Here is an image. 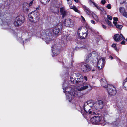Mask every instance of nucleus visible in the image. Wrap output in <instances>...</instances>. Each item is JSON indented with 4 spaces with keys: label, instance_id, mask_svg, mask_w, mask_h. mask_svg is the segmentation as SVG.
<instances>
[{
    "label": "nucleus",
    "instance_id": "nucleus-1",
    "mask_svg": "<svg viewBox=\"0 0 127 127\" xmlns=\"http://www.w3.org/2000/svg\"><path fill=\"white\" fill-rule=\"evenodd\" d=\"M66 85H67V84L66 83H64L63 86V89L64 92L66 95V98L68 100L69 102L71 101L74 96H78L80 97L82 95V94L78 91H80L86 90L89 87L90 88V90L92 89V86L86 82L83 83L82 84V86L78 88L76 91H74L70 87H65Z\"/></svg>",
    "mask_w": 127,
    "mask_h": 127
},
{
    "label": "nucleus",
    "instance_id": "nucleus-2",
    "mask_svg": "<svg viewBox=\"0 0 127 127\" xmlns=\"http://www.w3.org/2000/svg\"><path fill=\"white\" fill-rule=\"evenodd\" d=\"M103 106V102L101 100L94 102L91 100L84 103V108L86 113L91 115L95 114V112L100 111Z\"/></svg>",
    "mask_w": 127,
    "mask_h": 127
},
{
    "label": "nucleus",
    "instance_id": "nucleus-3",
    "mask_svg": "<svg viewBox=\"0 0 127 127\" xmlns=\"http://www.w3.org/2000/svg\"><path fill=\"white\" fill-rule=\"evenodd\" d=\"M94 115H95V116L93 117L91 120V121L92 124L98 125L101 124L102 125H104L105 122L101 117L97 115L96 113Z\"/></svg>",
    "mask_w": 127,
    "mask_h": 127
},
{
    "label": "nucleus",
    "instance_id": "nucleus-4",
    "mask_svg": "<svg viewBox=\"0 0 127 127\" xmlns=\"http://www.w3.org/2000/svg\"><path fill=\"white\" fill-rule=\"evenodd\" d=\"M94 58L95 60H93V63L94 65L96 64L99 69H101L104 67L105 63L104 58H102L98 60L96 57Z\"/></svg>",
    "mask_w": 127,
    "mask_h": 127
},
{
    "label": "nucleus",
    "instance_id": "nucleus-5",
    "mask_svg": "<svg viewBox=\"0 0 127 127\" xmlns=\"http://www.w3.org/2000/svg\"><path fill=\"white\" fill-rule=\"evenodd\" d=\"M52 36L49 31H44L41 34L40 38L44 40L47 43H49L52 40Z\"/></svg>",
    "mask_w": 127,
    "mask_h": 127
},
{
    "label": "nucleus",
    "instance_id": "nucleus-6",
    "mask_svg": "<svg viewBox=\"0 0 127 127\" xmlns=\"http://www.w3.org/2000/svg\"><path fill=\"white\" fill-rule=\"evenodd\" d=\"M70 79V81L73 84H75V82L78 84L79 83L83 80L82 75L78 73L73 74L71 76Z\"/></svg>",
    "mask_w": 127,
    "mask_h": 127
},
{
    "label": "nucleus",
    "instance_id": "nucleus-7",
    "mask_svg": "<svg viewBox=\"0 0 127 127\" xmlns=\"http://www.w3.org/2000/svg\"><path fill=\"white\" fill-rule=\"evenodd\" d=\"M39 14L36 12L32 11L28 15V18L30 21L34 23L38 21L39 18Z\"/></svg>",
    "mask_w": 127,
    "mask_h": 127
},
{
    "label": "nucleus",
    "instance_id": "nucleus-8",
    "mask_svg": "<svg viewBox=\"0 0 127 127\" xmlns=\"http://www.w3.org/2000/svg\"><path fill=\"white\" fill-rule=\"evenodd\" d=\"M77 34L80 38L85 39L86 38L88 34V31L86 28L81 27L78 29Z\"/></svg>",
    "mask_w": 127,
    "mask_h": 127
},
{
    "label": "nucleus",
    "instance_id": "nucleus-9",
    "mask_svg": "<svg viewBox=\"0 0 127 127\" xmlns=\"http://www.w3.org/2000/svg\"><path fill=\"white\" fill-rule=\"evenodd\" d=\"M24 17L21 15H19L17 16L14 20L13 23L14 25L16 27H18L21 26L24 21Z\"/></svg>",
    "mask_w": 127,
    "mask_h": 127
},
{
    "label": "nucleus",
    "instance_id": "nucleus-10",
    "mask_svg": "<svg viewBox=\"0 0 127 127\" xmlns=\"http://www.w3.org/2000/svg\"><path fill=\"white\" fill-rule=\"evenodd\" d=\"M107 90L108 94L111 96L115 95L117 93L115 88L112 85L107 86Z\"/></svg>",
    "mask_w": 127,
    "mask_h": 127
},
{
    "label": "nucleus",
    "instance_id": "nucleus-11",
    "mask_svg": "<svg viewBox=\"0 0 127 127\" xmlns=\"http://www.w3.org/2000/svg\"><path fill=\"white\" fill-rule=\"evenodd\" d=\"M75 23V21L74 20L70 19H66L63 22V23L65 26L70 27H73Z\"/></svg>",
    "mask_w": 127,
    "mask_h": 127
},
{
    "label": "nucleus",
    "instance_id": "nucleus-12",
    "mask_svg": "<svg viewBox=\"0 0 127 127\" xmlns=\"http://www.w3.org/2000/svg\"><path fill=\"white\" fill-rule=\"evenodd\" d=\"M33 2V0L31 1L28 4L27 2H24L23 5V10L25 12H28L30 9V7L32 4Z\"/></svg>",
    "mask_w": 127,
    "mask_h": 127
},
{
    "label": "nucleus",
    "instance_id": "nucleus-13",
    "mask_svg": "<svg viewBox=\"0 0 127 127\" xmlns=\"http://www.w3.org/2000/svg\"><path fill=\"white\" fill-rule=\"evenodd\" d=\"M62 29V26L58 25L52 29V31L55 35H57L61 32Z\"/></svg>",
    "mask_w": 127,
    "mask_h": 127
},
{
    "label": "nucleus",
    "instance_id": "nucleus-14",
    "mask_svg": "<svg viewBox=\"0 0 127 127\" xmlns=\"http://www.w3.org/2000/svg\"><path fill=\"white\" fill-rule=\"evenodd\" d=\"M113 38L114 40L116 42L121 41L122 40H124L125 39V38L122 34H121L120 35L118 34H115L114 35Z\"/></svg>",
    "mask_w": 127,
    "mask_h": 127
},
{
    "label": "nucleus",
    "instance_id": "nucleus-15",
    "mask_svg": "<svg viewBox=\"0 0 127 127\" xmlns=\"http://www.w3.org/2000/svg\"><path fill=\"white\" fill-rule=\"evenodd\" d=\"M82 70L84 72L90 71L91 69V67L88 64H84L81 65Z\"/></svg>",
    "mask_w": 127,
    "mask_h": 127
},
{
    "label": "nucleus",
    "instance_id": "nucleus-16",
    "mask_svg": "<svg viewBox=\"0 0 127 127\" xmlns=\"http://www.w3.org/2000/svg\"><path fill=\"white\" fill-rule=\"evenodd\" d=\"M52 51L53 53L52 55L53 57L57 56V54L59 53V52L57 51L58 48L56 47V45L52 46Z\"/></svg>",
    "mask_w": 127,
    "mask_h": 127
},
{
    "label": "nucleus",
    "instance_id": "nucleus-17",
    "mask_svg": "<svg viewBox=\"0 0 127 127\" xmlns=\"http://www.w3.org/2000/svg\"><path fill=\"white\" fill-rule=\"evenodd\" d=\"M60 11L61 15H62L63 18L66 16L68 13V12L65 11L64 7H62L60 9Z\"/></svg>",
    "mask_w": 127,
    "mask_h": 127
},
{
    "label": "nucleus",
    "instance_id": "nucleus-18",
    "mask_svg": "<svg viewBox=\"0 0 127 127\" xmlns=\"http://www.w3.org/2000/svg\"><path fill=\"white\" fill-rule=\"evenodd\" d=\"M83 9L85 12L89 15H90L92 13H93L88 8L86 7L85 5H83Z\"/></svg>",
    "mask_w": 127,
    "mask_h": 127
},
{
    "label": "nucleus",
    "instance_id": "nucleus-19",
    "mask_svg": "<svg viewBox=\"0 0 127 127\" xmlns=\"http://www.w3.org/2000/svg\"><path fill=\"white\" fill-rule=\"evenodd\" d=\"M101 83L102 84V86L103 87L105 88L107 87V81L104 78H102L101 81Z\"/></svg>",
    "mask_w": 127,
    "mask_h": 127
},
{
    "label": "nucleus",
    "instance_id": "nucleus-20",
    "mask_svg": "<svg viewBox=\"0 0 127 127\" xmlns=\"http://www.w3.org/2000/svg\"><path fill=\"white\" fill-rule=\"evenodd\" d=\"M92 56H95H95L94 55V53H93L92 54L90 53L86 56V59L85 60L87 62H88V60L90 59V58Z\"/></svg>",
    "mask_w": 127,
    "mask_h": 127
},
{
    "label": "nucleus",
    "instance_id": "nucleus-21",
    "mask_svg": "<svg viewBox=\"0 0 127 127\" xmlns=\"http://www.w3.org/2000/svg\"><path fill=\"white\" fill-rule=\"evenodd\" d=\"M70 8L71 9H73L75 12L79 13H80V11L78 10L77 8L74 5H73L72 6H70Z\"/></svg>",
    "mask_w": 127,
    "mask_h": 127
},
{
    "label": "nucleus",
    "instance_id": "nucleus-22",
    "mask_svg": "<svg viewBox=\"0 0 127 127\" xmlns=\"http://www.w3.org/2000/svg\"><path fill=\"white\" fill-rule=\"evenodd\" d=\"M113 23L114 24L115 26H116V27L118 29H121L123 27L121 25L117 24V23L116 22L113 21Z\"/></svg>",
    "mask_w": 127,
    "mask_h": 127
},
{
    "label": "nucleus",
    "instance_id": "nucleus-23",
    "mask_svg": "<svg viewBox=\"0 0 127 127\" xmlns=\"http://www.w3.org/2000/svg\"><path fill=\"white\" fill-rule=\"evenodd\" d=\"M67 36L66 35H64L62 38V40L64 44L66 43H67Z\"/></svg>",
    "mask_w": 127,
    "mask_h": 127
},
{
    "label": "nucleus",
    "instance_id": "nucleus-24",
    "mask_svg": "<svg viewBox=\"0 0 127 127\" xmlns=\"http://www.w3.org/2000/svg\"><path fill=\"white\" fill-rule=\"evenodd\" d=\"M50 0H40L41 3L44 5L47 4Z\"/></svg>",
    "mask_w": 127,
    "mask_h": 127
},
{
    "label": "nucleus",
    "instance_id": "nucleus-25",
    "mask_svg": "<svg viewBox=\"0 0 127 127\" xmlns=\"http://www.w3.org/2000/svg\"><path fill=\"white\" fill-rule=\"evenodd\" d=\"M92 14L94 19L96 21H98L99 19L97 16L93 13H92Z\"/></svg>",
    "mask_w": 127,
    "mask_h": 127
},
{
    "label": "nucleus",
    "instance_id": "nucleus-26",
    "mask_svg": "<svg viewBox=\"0 0 127 127\" xmlns=\"http://www.w3.org/2000/svg\"><path fill=\"white\" fill-rule=\"evenodd\" d=\"M119 10L120 12L121 13H122L124 11V8L123 7H121L119 8Z\"/></svg>",
    "mask_w": 127,
    "mask_h": 127
},
{
    "label": "nucleus",
    "instance_id": "nucleus-27",
    "mask_svg": "<svg viewBox=\"0 0 127 127\" xmlns=\"http://www.w3.org/2000/svg\"><path fill=\"white\" fill-rule=\"evenodd\" d=\"M106 22L109 25L111 26H112V24L108 20H106Z\"/></svg>",
    "mask_w": 127,
    "mask_h": 127
},
{
    "label": "nucleus",
    "instance_id": "nucleus-28",
    "mask_svg": "<svg viewBox=\"0 0 127 127\" xmlns=\"http://www.w3.org/2000/svg\"><path fill=\"white\" fill-rule=\"evenodd\" d=\"M97 9L101 11L102 12H103L104 11V9L103 8L100 7L99 6H98Z\"/></svg>",
    "mask_w": 127,
    "mask_h": 127
},
{
    "label": "nucleus",
    "instance_id": "nucleus-29",
    "mask_svg": "<svg viewBox=\"0 0 127 127\" xmlns=\"http://www.w3.org/2000/svg\"><path fill=\"white\" fill-rule=\"evenodd\" d=\"M125 84H127V78L125 79L123 82V87H125V86H124Z\"/></svg>",
    "mask_w": 127,
    "mask_h": 127
},
{
    "label": "nucleus",
    "instance_id": "nucleus-30",
    "mask_svg": "<svg viewBox=\"0 0 127 127\" xmlns=\"http://www.w3.org/2000/svg\"><path fill=\"white\" fill-rule=\"evenodd\" d=\"M91 2L94 4V5H95V6L97 8L99 6L97 5V4L95 3L94 2L92 1L91 0Z\"/></svg>",
    "mask_w": 127,
    "mask_h": 127
},
{
    "label": "nucleus",
    "instance_id": "nucleus-31",
    "mask_svg": "<svg viewBox=\"0 0 127 127\" xmlns=\"http://www.w3.org/2000/svg\"><path fill=\"white\" fill-rule=\"evenodd\" d=\"M67 3L69 5V7H70V6H72V1H69Z\"/></svg>",
    "mask_w": 127,
    "mask_h": 127
},
{
    "label": "nucleus",
    "instance_id": "nucleus-32",
    "mask_svg": "<svg viewBox=\"0 0 127 127\" xmlns=\"http://www.w3.org/2000/svg\"><path fill=\"white\" fill-rule=\"evenodd\" d=\"M107 16V18L109 20H112V18L111 16L109 15H108Z\"/></svg>",
    "mask_w": 127,
    "mask_h": 127
},
{
    "label": "nucleus",
    "instance_id": "nucleus-33",
    "mask_svg": "<svg viewBox=\"0 0 127 127\" xmlns=\"http://www.w3.org/2000/svg\"><path fill=\"white\" fill-rule=\"evenodd\" d=\"M123 15L125 17L127 18V12H124L123 13Z\"/></svg>",
    "mask_w": 127,
    "mask_h": 127
},
{
    "label": "nucleus",
    "instance_id": "nucleus-34",
    "mask_svg": "<svg viewBox=\"0 0 127 127\" xmlns=\"http://www.w3.org/2000/svg\"><path fill=\"white\" fill-rule=\"evenodd\" d=\"M106 7L108 9H110L111 8V6L110 4H108L106 6Z\"/></svg>",
    "mask_w": 127,
    "mask_h": 127
},
{
    "label": "nucleus",
    "instance_id": "nucleus-35",
    "mask_svg": "<svg viewBox=\"0 0 127 127\" xmlns=\"http://www.w3.org/2000/svg\"><path fill=\"white\" fill-rule=\"evenodd\" d=\"M101 2L102 4H104L106 2V1L104 0H102L101 1Z\"/></svg>",
    "mask_w": 127,
    "mask_h": 127
},
{
    "label": "nucleus",
    "instance_id": "nucleus-36",
    "mask_svg": "<svg viewBox=\"0 0 127 127\" xmlns=\"http://www.w3.org/2000/svg\"><path fill=\"white\" fill-rule=\"evenodd\" d=\"M113 20L116 21H118V18L117 17H114L113 18Z\"/></svg>",
    "mask_w": 127,
    "mask_h": 127
},
{
    "label": "nucleus",
    "instance_id": "nucleus-37",
    "mask_svg": "<svg viewBox=\"0 0 127 127\" xmlns=\"http://www.w3.org/2000/svg\"><path fill=\"white\" fill-rule=\"evenodd\" d=\"M91 22L94 24H95V22L93 20H91Z\"/></svg>",
    "mask_w": 127,
    "mask_h": 127
},
{
    "label": "nucleus",
    "instance_id": "nucleus-38",
    "mask_svg": "<svg viewBox=\"0 0 127 127\" xmlns=\"http://www.w3.org/2000/svg\"><path fill=\"white\" fill-rule=\"evenodd\" d=\"M81 17L82 21L83 22H85V20L84 17L81 15Z\"/></svg>",
    "mask_w": 127,
    "mask_h": 127
},
{
    "label": "nucleus",
    "instance_id": "nucleus-39",
    "mask_svg": "<svg viewBox=\"0 0 127 127\" xmlns=\"http://www.w3.org/2000/svg\"><path fill=\"white\" fill-rule=\"evenodd\" d=\"M116 44H115L114 43L112 44V46L114 48L116 47Z\"/></svg>",
    "mask_w": 127,
    "mask_h": 127
},
{
    "label": "nucleus",
    "instance_id": "nucleus-40",
    "mask_svg": "<svg viewBox=\"0 0 127 127\" xmlns=\"http://www.w3.org/2000/svg\"><path fill=\"white\" fill-rule=\"evenodd\" d=\"M102 27L104 28V29H106V26L104 25H102Z\"/></svg>",
    "mask_w": 127,
    "mask_h": 127
},
{
    "label": "nucleus",
    "instance_id": "nucleus-41",
    "mask_svg": "<svg viewBox=\"0 0 127 127\" xmlns=\"http://www.w3.org/2000/svg\"><path fill=\"white\" fill-rule=\"evenodd\" d=\"M9 32L13 33H14V31L13 30H9Z\"/></svg>",
    "mask_w": 127,
    "mask_h": 127
},
{
    "label": "nucleus",
    "instance_id": "nucleus-42",
    "mask_svg": "<svg viewBox=\"0 0 127 127\" xmlns=\"http://www.w3.org/2000/svg\"><path fill=\"white\" fill-rule=\"evenodd\" d=\"M84 78L85 80L86 81H87V78L86 76H84Z\"/></svg>",
    "mask_w": 127,
    "mask_h": 127
},
{
    "label": "nucleus",
    "instance_id": "nucleus-43",
    "mask_svg": "<svg viewBox=\"0 0 127 127\" xmlns=\"http://www.w3.org/2000/svg\"><path fill=\"white\" fill-rule=\"evenodd\" d=\"M125 43V42L124 41H122L121 42V44H124Z\"/></svg>",
    "mask_w": 127,
    "mask_h": 127
},
{
    "label": "nucleus",
    "instance_id": "nucleus-44",
    "mask_svg": "<svg viewBox=\"0 0 127 127\" xmlns=\"http://www.w3.org/2000/svg\"><path fill=\"white\" fill-rule=\"evenodd\" d=\"M40 8V7L39 6H38L36 8V9L37 10H38Z\"/></svg>",
    "mask_w": 127,
    "mask_h": 127
},
{
    "label": "nucleus",
    "instance_id": "nucleus-45",
    "mask_svg": "<svg viewBox=\"0 0 127 127\" xmlns=\"http://www.w3.org/2000/svg\"><path fill=\"white\" fill-rule=\"evenodd\" d=\"M74 0L76 3H78L79 2V0Z\"/></svg>",
    "mask_w": 127,
    "mask_h": 127
},
{
    "label": "nucleus",
    "instance_id": "nucleus-46",
    "mask_svg": "<svg viewBox=\"0 0 127 127\" xmlns=\"http://www.w3.org/2000/svg\"><path fill=\"white\" fill-rule=\"evenodd\" d=\"M114 49L117 51H118L119 50V49H117V48L116 47H115Z\"/></svg>",
    "mask_w": 127,
    "mask_h": 127
},
{
    "label": "nucleus",
    "instance_id": "nucleus-47",
    "mask_svg": "<svg viewBox=\"0 0 127 127\" xmlns=\"http://www.w3.org/2000/svg\"><path fill=\"white\" fill-rule=\"evenodd\" d=\"M110 58H111V60H112V59H113V57H112V56H110Z\"/></svg>",
    "mask_w": 127,
    "mask_h": 127
},
{
    "label": "nucleus",
    "instance_id": "nucleus-48",
    "mask_svg": "<svg viewBox=\"0 0 127 127\" xmlns=\"http://www.w3.org/2000/svg\"><path fill=\"white\" fill-rule=\"evenodd\" d=\"M67 0V2L70 1L69 0Z\"/></svg>",
    "mask_w": 127,
    "mask_h": 127
},
{
    "label": "nucleus",
    "instance_id": "nucleus-49",
    "mask_svg": "<svg viewBox=\"0 0 127 127\" xmlns=\"http://www.w3.org/2000/svg\"><path fill=\"white\" fill-rule=\"evenodd\" d=\"M81 113H82V114L83 115H84V114H83L82 112H81Z\"/></svg>",
    "mask_w": 127,
    "mask_h": 127
},
{
    "label": "nucleus",
    "instance_id": "nucleus-50",
    "mask_svg": "<svg viewBox=\"0 0 127 127\" xmlns=\"http://www.w3.org/2000/svg\"><path fill=\"white\" fill-rule=\"evenodd\" d=\"M95 70L94 69H93V70H92V71H95Z\"/></svg>",
    "mask_w": 127,
    "mask_h": 127
},
{
    "label": "nucleus",
    "instance_id": "nucleus-51",
    "mask_svg": "<svg viewBox=\"0 0 127 127\" xmlns=\"http://www.w3.org/2000/svg\"><path fill=\"white\" fill-rule=\"evenodd\" d=\"M11 21H12V20L13 19L12 18V19H11Z\"/></svg>",
    "mask_w": 127,
    "mask_h": 127
},
{
    "label": "nucleus",
    "instance_id": "nucleus-52",
    "mask_svg": "<svg viewBox=\"0 0 127 127\" xmlns=\"http://www.w3.org/2000/svg\"><path fill=\"white\" fill-rule=\"evenodd\" d=\"M127 89H126V90H127Z\"/></svg>",
    "mask_w": 127,
    "mask_h": 127
},
{
    "label": "nucleus",
    "instance_id": "nucleus-53",
    "mask_svg": "<svg viewBox=\"0 0 127 127\" xmlns=\"http://www.w3.org/2000/svg\"><path fill=\"white\" fill-rule=\"evenodd\" d=\"M126 40L127 41V38L126 39Z\"/></svg>",
    "mask_w": 127,
    "mask_h": 127
},
{
    "label": "nucleus",
    "instance_id": "nucleus-54",
    "mask_svg": "<svg viewBox=\"0 0 127 127\" xmlns=\"http://www.w3.org/2000/svg\"><path fill=\"white\" fill-rule=\"evenodd\" d=\"M25 42V41H24V42H23V43H24V42Z\"/></svg>",
    "mask_w": 127,
    "mask_h": 127
}]
</instances>
